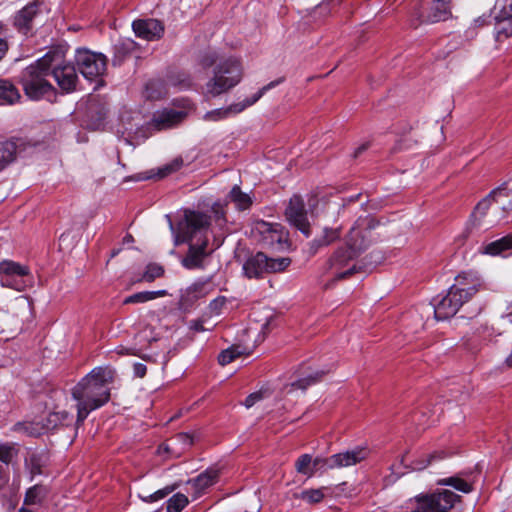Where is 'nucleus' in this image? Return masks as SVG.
I'll return each mask as SVG.
<instances>
[{
    "instance_id": "13d9d810",
    "label": "nucleus",
    "mask_w": 512,
    "mask_h": 512,
    "mask_svg": "<svg viewBox=\"0 0 512 512\" xmlns=\"http://www.w3.org/2000/svg\"><path fill=\"white\" fill-rule=\"evenodd\" d=\"M506 318H508V320L512 322V303L508 307V313L506 314Z\"/></svg>"
},
{
    "instance_id": "ea45409f",
    "label": "nucleus",
    "mask_w": 512,
    "mask_h": 512,
    "mask_svg": "<svg viewBox=\"0 0 512 512\" xmlns=\"http://www.w3.org/2000/svg\"><path fill=\"white\" fill-rule=\"evenodd\" d=\"M444 456L445 455L443 452H434L424 458H420L413 461L410 465V468L412 470H423L428 466V464L431 463V461H433L434 459H443Z\"/></svg>"
},
{
    "instance_id": "393cba45",
    "label": "nucleus",
    "mask_w": 512,
    "mask_h": 512,
    "mask_svg": "<svg viewBox=\"0 0 512 512\" xmlns=\"http://www.w3.org/2000/svg\"><path fill=\"white\" fill-rule=\"evenodd\" d=\"M73 415L66 411L50 412L43 421L42 427L45 430H54L58 427H68L73 423Z\"/></svg>"
},
{
    "instance_id": "39448f33",
    "label": "nucleus",
    "mask_w": 512,
    "mask_h": 512,
    "mask_svg": "<svg viewBox=\"0 0 512 512\" xmlns=\"http://www.w3.org/2000/svg\"><path fill=\"white\" fill-rule=\"evenodd\" d=\"M243 77V68L239 59L229 57L214 68V75L201 88L206 99L217 97L237 86Z\"/></svg>"
},
{
    "instance_id": "a878e982",
    "label": "nucleus",
    "mask_w": 512,
    "mask_h": 512,
    "mask_svg": "<svg viewBox=\"0 0 512 512\" xmlns=\"http://www.w3.org/2000/svg\"><path fill=\"white\" fill-rule=\"evenodd\" d=\"M137 43L130 39V38H124L120 41H118L114 45V58H113V65H119L121 62L129 56L131 53H133L137 49Z\"/></svg>"
},
{
    "instance_id": "58836bf2",
    "label": "nucleus",
    "mask_w": 512,
    "mask_h": 512,
    "mask_svg": "<svg viewBox=\"0 0 512 512\" xmlns=\"http://www.w3.org/2000/svg\"><path fill=\"white\" fill-rule=\"evenodd\" d=\"M340 235L341 231L339 228H325L323 235L320 238L315 239V243H317L318 246H327L339 239Z\"/></svg>"
},
{
    "instance_id": "4be33fe9",
    "label": "nucleus",
    "mask_w": 512,
    "mask_h": 512,
    "mask_svg": "<svg viewBox=\"0 0 512 512\" xmlns=\"http://www.w3.org/2000/svg\"><path fill=\"white\" fill-rule=\"evenodd\" d=\"M495 19L496 40L500 42L512 36V2L503 6Z\"/></svg>"
},
{
    "instance_id": "ddd939ff",
    "label": "nucleus",
    "mask_w": 512,
    "mask_h": 512,
    "mask_svg": "<svg viewBox=\"0 0 512 512\" xmlns=\"http://www.w3.org/2000/svg\"><path fill=\"white\" fill-rule=\"evenodd\" d=\"M252 235L264 248L280 249L286 242V234L279 223L257 221L252 228Z\"/></svg>"
},
{
    "instance_id": "aec40b11",
    "label": "nucleus",
    "mask_w": 512,
    "mask_h": 512,
    "mask_svg": "<svg viewBox=\"0 0 512 512\" xmlns=\"http://www.w3.org/2000/svg\"><path fill=\"white\" fill-rule=\"evenodd\" d=\"M219 469L209 467L194 477V500L207 494L219 481Z\"/></svg>"
},
{
    "instance_id": "e433bc0d",
    "label": "nucleus",
    "mask_w": 512,
    "mask_h": 512,
    "mask_svg": "<svg viewBox=\"0 0 512 512\" xmlns=\"http://www.w3.org/2000/svg\"><path fill=\"white\" fill-rule=\"evenodd\" d=\"M326 488L306 489L300 494V498L309 504H316L321 502L325 497Z\"/></svg>"
},
{
    "instance_id": "864d4df0",
    "label": "nucleus",
    "mask_w": 512,
    "mask_h": 512,
    "mask_svg": "<svg viewBox=\"0 0 512 512\" xmlns=\"http://www.w3.org/2000/svg\"><path fill=\"white\" fill-rule=\"evenodd\" d=\"M14 430L15 431H25L27 433H31L29 431V425L26 424V423H17V424H15Z\"/></svg>"
},
{
    "instance_id": "052dcab7",
    "label": "nucleus",
    "mask_w": 512,
    "mask_h": 512,
    "mask_svg": "<svg viewBox=\"0 0 512 512\" xmlns=\"http://www.w3.org/2000/svg\"><path fill=\"white\" fill-rule=\"evenodd\" d=\"M180 307H181V308H183V309H185L184 297H182V298L180 299Z\"/></svg>"
},
{
    "instance_id": "72a5a7b5",
    "label": "nucleus",
    "mask_w": 512,
    "mask_h": 512,
    "mask_svg": "<svg viewBox=\"0 0 512 512\" xmlns=\"http://www.w3.org/2000/svg\"><path fill=\"white\" fill-rule=\"evenodd\" d=\"M437 484L442 486H451L454 489L466 494L472 492L473 490V485L461 478L459 475L440 479L438 480Z\"/></svg>"
},
{
    "instance_id": "f704fd0d",
    "label": "nucleus",
    "mask_w": 512,
    "mask_h": 512,
    "mask_svg": "<svg viewBox=\"0 0 512 512\" xmlns=\"http://www.w3.org/2000/svg\"><path fill=\"white\" fill-rule=\"evenodd\" d=\"M323 375H324L323 371H316V372H314L312 374H309L306 377H303V378H300V379L296 380L295 382H293L291 384V387L294 388V389L305 390L309 386L314 385L317 382H319L322 379Z\"/></svg>"
},
{
    "instance_id": "a18cd8bd",
    "label": "nucleus",
    "mask_w": 512,
    "mask_h": 512,
    "mask_svg": "<svg viewBox=\"0 0 512 512\" xmlns=\"http://www.w3.org/2000/svg\"><path fill=\"white\" fill-rule=\"evenodd\" d=\"M233 360H235V354L232 353L230 347L223 350L218 356L219 364L222 366L231 363Z\"/></svg>"
},
{
    "instance_id": "6e6552de",
    "label": "nucleus",
    "mask_w": 512,
    "mask_h": 512,
    "mask_svg": "<svg viewBox=\"0 0 512 512\" xmlns=\"http://www.w3.org/2000/svg\"><path fill=\"white\" fill-rule=\"evenodd\" d=\"M291 263L288 257L268 258L264 253L258 252L250 256L243 264V272L247 278H261L266 273L284 271Z\"/></svg>"
},
{
    "instance_id": "de8ad7c7",
    "label": "nucleus",
    "mask_w": 512,
    "mask_h": 512,
    "mask_svg": "<svg viewBox=\"0 0 512 512\" xmlns=\"http://www.w3.org/2000/svg\"><path fill=\"white\" fill-rule=\"evenodd\" d=\"M199 283H194V288H193V291H194V297L197 296V294H205L208 292V289L211 287V284L209 282H204L201 284V287H199Z\"/></svg>"
},
{
    "instance_id": "5fc2aeb1",
    "label": "nucleus",
    "mask_w": 512,
    "mask_h": 512,
    "mask_svg": "<svg viewBox=\"0 0 512 512\" xmlns=\"http://www.w3.org/2000/svg\"><path fill=\"white\" fill-rule=\"evenodd\" d=\"M156 84H157L156 82L151 81V82H149V83L146 85L147 96H148L149 98H158V97H160V95L155 96L153 93H150V92H149V91H150V89H151L154 85H156Z\"/></svg>"
},
{
    "instance_id": "37998d69",
    "label": "nucleus",
    "mask_w": 512,
    "mask_h": 512,
    "mask_svg": "<svg viewBox=\"0 0 512 512\" xmlns=\"http://www.w3.org/2000/svg\"><path fill=\"white\" fill-rule=\"evenodd\" d=\"M218 55L215 51L206 52L200 59V63L204 67H210L216 63Z\"/></svg>"
},
{
    "instance_id": "4d7b16f0",
    "label": "nucleus",
    "mask_w": 512,
    "mask_h": 512,
    "mask_svg": "<svg viewBox=\"0 0 512 512\" xmlns=\"http://www.w3.org/2000/svg\"><path fill=\"white\" fill-rule=\"evenodd\" d=\"M390 470L392 471L393 474H396L397 478L405 473V472H397L396 465H391Z\"/></svg>"
},
{
    "instance_id": "5701e85b",
    "label": "nucleus",
    "mask_w": 512,
    "mask_h": 512,
    "mask_svg": "<svg viewBox=\"0 0 512 512\" xmlns=\"http://www.w3.org/2000/svg\"><path fill=\"white\" fill-rule=\"evenodd\" d=\"M505 189L503 187H497L493 189L485 198H483L474 208L470 222L472 226L480 224L481 220L487 214L492 202L496 201V197L503 195Z\"/></svg>"
},
{
    "instance_id": "603ef678",
    "label": "nucleus",
    "mask_w": 512,
    "mask_h": 512,
    "mask_svg": "<svg viewBox=\"0 0 512 512\" xmlns=\"http://www.w3.org/2000/svg\"><path fill=\"white\" fill-rule=\"evenodd\" d=\"M8 51V44L6 40L0 38V60L5 56Z\"/></svg>"
},
{
    "instance_id": "20e7f679",
    "label": "nucleus",
    "mask_w": 512,
    "mask_h": 512,
    "mask_svg": "<svg viewBox=\"0 0 512 512\" xmlns=\"http://www.w3.org/2000/svg\"><path fill=\"white\" fill-rule=\"evenodd\" d=\"M49 76L46 63L41 57L22 70L19 75V83L30 100H52L56 96V90L49 82Z\"/></svg>"
},
{
    "instance_id": "bb28decb",
    "label": "nucleus",
    "mask_w": 512,
    "mask_h": 512,
    "mask_svg": "<svg viewBox=\"0 0 512 512\" xmlns=\"http://www.w3.org/2000/svg\"><path fill=\"white\" fill-rule=\"evenodd\" d=\"M21 98L18 89L6 79H0V104H14Z\"/></svg>"
},
{
    "instance_id": "6ab92c4d",
    "label": "nucleus",
    "mask_w": 512,
    "mask_h": 512,
    "mask_svg": "<svg viewBox=\"0 0 512 512\" xmlns=\"http://www.w3.org/2000/svg\"><path fill=\"white\" fill-rule=\"evenodd\" d=\"M132 28L135 35L147 41L160 39L164 34V26L157 19H138L133 21Z\"/></svg>"
},
{
    "instance_id": "dca6fc26",
    "label": "nucleus",
    "mask_w": 512,
    "mask_h": 512,
    "mask_svg": "<svg viewBox=\"0 0 512 512\" xmlns=\"http://www.w3.org/2000/svg\"><path fill=\"white\" fill-rule=\"evenodd\" d=\"M286 219L291 225L300 230L305 236L310 235V224L307 218V211L301 196L291 197L285 210Z\"/></svg>"
},
{
    "instance_id": "338daca9",
    "label": "nucleus",
    "mask_w": 512,
    "mask_h": 512,
    "mask_svg": "<svg viewBox=\"0 0 512 512\" xmlns=\"http://www.w3.org/2000/svg\"><path fill=\"white\" fill-rule=\"evenodd\" d=\"M205 4L208 5L210 0H204Z\"/></svg>"
},
{
    "instance_id": "e2e57ef3",
    "label": "nucleus",
    "mask_w": 512,
    "mask_h": 512,
    "mask_svg": "<svg viewBox=\"0 0 512 512\" xmlns=\"http://www.w3.org/2000/svg\"><path fill=\"white\" fill-rule=\"evenodd\" d=\"M143 360H147V361H150L151 360V357H148V356H140Z\"/></svg>"
},
{
    "instance_id": "cd10ccee",
    "label": "nucleus",
    "mask_w": 512,
    "mask_h": 512,
    "mask_svg": "<svg viewBox=\"0 0 512 512\" xmlns=\"http://www.w3.org/2000/svg\"><path fill=\"white\" fill-rule=\"evenodd\" d=\"M508 250H512V234L490 242L484 247V253L492 256L500 255Z\"/></svg>"
},
{
    "instance_id": "f257e3e1",
    "label": "nucleus",
    "mask_w": 512,
    "mask_h": 512,
    "mask_svg": "<svg viewBox=\"0 0 512 512\" xmlns=\"http://www.w3.org/2000/svg\"><path fill=\"white\" fill-rule=\"evenodd\" d=\"M378 222L370 216L359 217L346 236V247H339L328 258L325 271L335 279L348 278L361 271L362 267L352 261L372 242L371 231Z\"/></svg>"
},
{
    "instance_id": "1a4fd4ad",
    "label": "nucleus",
    "mask_w": 512,
    "mask_h": 512,
    "mask_svg": "<svg viewBox=\"0 0 512 512\" xmlns=\"http://www.w3.org/2000/svg\"><path fill=\"white\" fill-rule=\"evenodd\" d=\"M33 283V276L26 265L12 260L0 262V284L16 291H24Z\"/></svg>"
},
{
    "instance_id": "423d86ee",
    "label": "nucleus",
    "mask_w": 512,
    "mask_h": 512,
    "mask_svg": "<svg viewBox=\"0 0 512 512\" xmlns=\"http://www.w3.org/2000/svg\"><path fill=\"white\" fill-rule=\"evenodd\" d=\"M47 70L60 89L66 93L73 92L78 82L77 68L75 65L66 62L65 50L61 47L50 49L44 56Z\"/></svg>"
},
{
    "instance_id": "4468645a",
    "label": "nucleus",
    "mask_w": 512,
    "mask_h": 512,
    "mask_svg": "<svg viewBox=\"0 0 512 512\" xmlns=\"http://www.w3.org/2000/svg\"><path fill=\"white\" fill-rule=\"evenodd\" d=\"M187 116L188 112L184 109L164 108L153 114L151 120L147 123V128L151 131L170 129L181 123Z\"/></svg>"
},
{
    "instance_id": "09e8293b",
    "label": "nucleus",
    "mask_w": 512,
    "mask_h": 512,
    "mask_svg": "<svg viewBox=\"0 0 512 512\" xmlns=\"http://www.w3.org/2000/svg\"><path fill=\"white\" fill-rule=\"evenodd\" d=\"M133 372L136 377L143 378L146 375L147 367L142 363H135L133 365Z\"/></svg>"
},
{
    "instance_id": "a19ab883",
    "label": "nucleus",
    "mask_w": 512,
    "mask_h": 512,
    "mask_svg": "<svg viewBox=\"0 0 512 512\" xmlns=\"http://www.w3.org/2000/svg\"><path fill=\"white\" fill-rule=\"evenodd\" d=\"M183 165L182 158H175L159 170V178H163L172 172L179 170Z\"/></svg>"
},
{
    "instance_id": "2eb2a0df",
    "label": "nucleus",
    "mask_w": 512,
    "mask_h": 512,
    "mask_svg": "<svg viewBox=\"0 0 512 512\" xmlns=\"http://www.w3.org/2000/svg\"><path fill=\"white\" fill-rule=\"evenodd\" d=\"M451 16L450 0H422L419 17L423 22H439Z\"/></svg>"
},
{
    "instance_id": "7c9ffc66",
    "label": "nucleus",
    "mask_w": 512,
    "mask_h": 512,
    "mask_svg": "<svg viewBox=\"0 0 512 512\" xmlns=\"http://www.w3.org/2000/svg\"><path fill=\"white\" fill-rule=\"evenodd\" d=\"M17 153V144L14 141L0 142V171L14 161Z\"/></svg>"
},
{
    "instance_id": "473e14b6",
    "label": "nucleus",
    "mask_w": 512,
    "mask_h": 512,
    "mask_svg": "<svg viewBox=\"0 0 512 512\" xmlns=\"http://www.w3.org/2000/svg\"><path fill=\"white\" fill-rule=\"evenodd\" d=\"M228 196L239 210H247L252 205V198L249 194L242 192L239 185H234Z\"/></svg>"
},
{
    "instance_id": "2f4dec72",
    "label": "nucleus",
    "mask_w": 512,
    "mask_h": 512,
    "mask_svg": "<svg viewBox=\"0 0 512 512\" xmlns=\"http://www.w3.org/2000/svg\"><path fill=\"white\" fill-rule=\"evenodd\" d=\"M167 295L166 290H157V291H142L134 293L128 297H126L123 301L124 304H136V303H145L151 300H154L159 297H164Z\"/></svg>"
},
{
    "instance_id": "0eeeda50",
    "label": "nucleus",
    "mask_w": 512,
    "mask_h": 512,
    "mask_svg": "<svg viewBox=\"0 0 512 512\" xmlns=\"http://www.w3.org/2000/svg\"><path fill=\"white\" fill-rule=\"evenodd\" d=\"M74 61L77 70L87 80H96L102 77L107 70V57L88 48H77Z\"/></svg>"
},
{
    "instance_id": "bf43d9fd",
    "label": "nucleus",
    "mask_w": 512,
    "mask_h": 512,
    "mask_svg": "<svg viewBox=\"0 0 512 512\" xmlns=\"http://www.w3.org/2000/svg\"><path fill=\"white\" fill-rule=\"evenodd\" d=\"M400 465H403L405 468H408V466L405 464V456H402Z\"/></svg>"
},
{
    "instance_id": "0e129e2a",
    "label": "nucleus",
    "mask_w": 512,
    "mask_h": 512,
    "mask_svg": "<svg viewBox=\"0 0 512 512\" xmlns=\"http://www.w3.org/2000/svg\"><path fill=\"white\" fill-rule=\"evenodd\" d=\"M179 85L189 87L190 83L188 82L187 84H185L184 82H181V83H179Z\"/></svg>"
},
{
    "instance_id": "f3484780",
    "label": "nucleus",
    "mask_w": 512,
    "mask_h": 512,
    "mask_svg": "<svg viewBox=\"0 0 512 512\" xmlns=\"http://www.w3.org/2000/svg\"><path fill=\"white\" fill-rule=\"evenodd\" d=\"M466 301L457 291L450 287L448 293L434 303L433 311L437 320H446L453 317Z\"/></svg>"
},
{
    "instance_id": "b1692460",
    "label": "nucleus",
    "mask_w": 512,
    "mask_h": 512,
    "mask_svg": "<svg viewBox=\"0 0 512 512\" xmlns=\"http://www.w3.org/2000/svg\"><path fill=\"white\" fill-rule=\"evenodd\" d=\"M107 115L106 107L96 99H91L88 103L87 117L89 122L87 126L90 129L97 130L103 124Z\"/></svg>"
},
{
    "instance_id": "6e6d98bb",
    "label": "nucleus",
    "mask_w": 512,
    "mask_h": 512,
    "mask_svg": "<svg viewBox=\"0 0 512 512\" xmlns=\"http://www.w3.org/2000/svg\"><path fill=\"white\" fill-rule=\"evenodd\" d=\"M205 328L203 327L202 323L200 321H194V333L204 331Z\"/></svg>"
},
{
    "instance_id": "f8f14e48",
    "label": "nucleus",
    "mask_w": 512,
    "mask_h": 512,
    "mask_svg": "<svg viewBox=\"0 0 512 512\" xmlns=\"http://www.w3.org/2000/svg\"><path fill=\"white\" fill-rule=\"evenodd\" d=\"M283 79H277L271 81L267 85L263 86L259 89L255 94L251 97L246 98L242 102L233 103L226 108H219L205 113L203 116L206 121H219L230 117L231 115H236L244 111L246 108L254 105L257 101L261 99V97L270 89L279 85Z\"/></svg>"
},
{
    "instance_id": "c03bdc74",
    "label": "nucleus",
    "mask_w": 512,
    "mask_h": 512,
    "mask_svg": "<svg viewBox=\"0 0 512 512\" xmlns=\"http://www.w3.org/2000/svg\"><path fill=\"white\" fill-rule=\"evenodd\" d=\"M173 491V488L167 486L163 489H159L153 494H151L148 498L150 502H156L161 499H164L166 496H168Z\"/></svg>"
},
{
    "instance_id": "a211bd4d",
    "label": "nucleus",
    "mask_w": 512,
    "mask_h": 512,
    "mask_svg": "<svg viewBox=\"0 0 512 512\" xmlns=\"http://www.w3.org/2000/svg\"><path fill=\"white\" fill-rule=\"evenodd\" d=\"M451 287L467 302L483 288V282L476 272H462L456 276Z\"/></svg>"
},
{
    "instance_id": "3c124183",
    "label": "nucleus",
    "mask_w": 512,
    "mask_h": 512,
    "mask_svg": "<svg viewBox=\"0 0 512 512\" xmlns=\"http://www.w3.org/2000/svg\"><path fill=\"white\" fill-rule=\"evenodd\" d=\"M369 148V143L368 142H365L363 144H361L360 146H358L354 153H353V157L354 158H357L358 156H360L364 151H366L367 149Z\"/></svg>"
},
{
    "instance_id": "f03ea898",
    "label": "nucleus",
    "mask_w": 512,
    "mask_h": 512,
    "mask_svg": "<svg viewBox=\"0 0 512 512\" xmlns=\"http://www.w3.org/2000/svg\"><path fill=\"white\" fill-rule=\"evenodd\" d=\"M115 370L110 367H96L82 378L71 390L72 398L77 402L76 428L83 425L88 415L109 402L111 384Z\"/></svg>"
},
{
    "instance_id": "c85d7f7f",
    "label": "nucleus",
    "mask_w": 512,
    "mask_h": 512,
    "mask_svg": "<svg viewBox=\"0 0 512 512\" xmlns=\"http://www.w3.org/2000/svg\"><path fill=\"white\" fill-rule=\"evenodd\" d=\"M48 488L44 485L36 484L30 487L24 498L25 505H40L48 495Z\"/></svg>"
},
{
    "instance_id": "c756f323",
    "label": "nucleus",
    "mask_w": 512,
    "mask_h": 512,
    "mask_svg": "<svg viewBox=\"0 0 512 512\" xmlns=\"http://www.w3.org/2000/svg\"><path fill=\"white\" fill-rule=\"evenodd\" d=\"M165 269L162 265L158 263H149L146 265L144 272L142 275L136 279L133 280V283H139V282H147L151 283L155 281L158 278H161L164 276Z\"/></svg>"
},
{
    "instance_id": "79ce46f5",
    "label": "nucleus",
    "mask_w": 512,
    "mask_h": 512,
    "mask_svg": "<svg viewBox=\"0 0 512 512\" xmlns=\"http://www.w3.org/2000/svg\"><path fill=\"white\" fill-rule=\"evenodd\" d=\"M15 455V448L9 443H0V461L9 464Z\"/></svg>"
},
{
    "instance_id": "9b49d317",
    "label": "nucleus",
    "mask_w": 512,
    "mask_h": 512,
    "mask_svg": "<svg viewBox=\"0 0 512 512\" xmlns=\"http://www.w3.org/2000/svg\"><path fill=\"white\" fill-rule=\"evenodd\" d=\"M368 453V449L357 447L352 450L334 454L328 458L316 457L315 459H312V468L315 473L317 470L321 469L327 470L349 467L365 460Z\"/></svg>"
},
{
    "instance_id": "69168bd1",
    "label": "nucleus",
    "mask_w": 512,
    "mask_h": 512,
    "mask_svg": "<svg viewBox=\"0 0 512 512\" xmlns=\"http://www.w3.org/2000/svg\"><path fill=\"white\" fill-rule=\"evenodd\" d=\"M186 106H188V101H186V104L182 105V108H186Z\"/></svg>"
},
{
    "instance_id": "680f3d73",
    "label": "nucleus",
    "mask_w": 512,
    "mask_h": 512,
    "mask_svg": "<svg viewBox=\"0 0 512 512\" xmlns=\"http://www.w3.org/2000/svg\"><path fill=\"white\" fill-rule=\"evenodd\" d=\"M218 303H219V300H214L212 303H211V306H215V307H218Z\"/></svg>"
},
{
    "instance_id": "49530a36",
    "label": "nucleus",
    "mask_w": 512,
    "mask_h": 512,
    "mask_svg": "<svg viewBox=\"0 0 512 512\" xmlns=\"http://www.w3.org/2000/svg\"><path fill=\"white\" fill-rule=\"evenodd\" d=\"M263 399V393L261 391L251 393L245 399L244 405L247 408L252 407L255 403Z\"/></svg>"
},
{
    "instance_id": "c9c22d12",
    "label": "nucleus",
    "mask_w": 512,
    "mask_h": 512,
    "mask_svg": "<svg viewBox=\"0 0 512 512\" xmlns=\"http://www.w3.org/2000/svg\"><path fill=\"white\" fill-rule=\"evenodd\" d=\"M296 471L300 474L311 477L314 475L312 468V456L310 454H302L295 463Z\"/></svg>"
},
{
    "instance_id": "7ed1b4c3",
    "label": "nucleus",
    "mask_w": 512,
    "mask_h": 512,
    "mask_svg": "<svg viewBox=\"0 0 512 512\" xmlns=\"http://www.w3.org/2000/svg\"><path fill=\"white\" fill-rule=\"evenodd\" d=\"M222 226L225 223V211L220 203H213L206 211H194V269L203 268L205 261L214 249L206 251L209 238L207 236L211 222Z\"/></svg>"
},
{
    "instance_id": "8fccbe9b",
    "label": "nucleus",
    "mask_w": 512,
    "mask_h": 512,
    "mask_svg": "<svg viewBox=\"0 0 512 512\" xmlns=\"http://www.w3.org/2000/svg\"><path fill=\"white\" fill-rule=\"evenodd\" d=\"M230 348L232 353L235 354V359L240 357L241 355L249 354L247 348L242 345H232L230 346Z\"/></svg>"
},
{
    "instance_id": "4c0bfd02",
    "label": "nucleus",
    "mask_w": 512,
    "mask_h": 512,
    "mask_svg": "<svg viewBox=\"0 0 512 512\" xmlns=\"http://www.w3.org/2000/svg\"><path fill=\"white\" fill-rule=\"evenodd\" d=\"M188 504V498L184 494L177 493L167 501V512H181Z\"/></svg>"
},
{
    "instance_id": "412c9836",
    "label": "nucleus",
    "mask_w": 512,
    "mask_h": 512,
    "mask_svg": "<svg viewBox=\"0 0 512 512\" xmlns=\"http://www.w3.org/2000/svg\"><path fill=\"white\" fill-rule=\"evenodd\" d=\"M40 5L39 2L34 1L16 13L14 16V26L19 32L27 34L32 29V22L39 13Z\"/></svg>"
},
{
    "instance_id": "9d476101",
    "label": "nucleus",
    "mask_w": 512,
    "mask_h": 512,
    "mask_svg": "<svg viewBox=\"0 0 512 512\" xmlns=\"http://www.w3.org/2000/svg\"><path fill=\"white\" fill-rule=\"evenodd\" d=\"M169 225L175 247L182 244H186L188 247L186 256L182 258V265L187 269H192V209H184L176 224L169 219Z\"/></svg>"
}]
</instances>
